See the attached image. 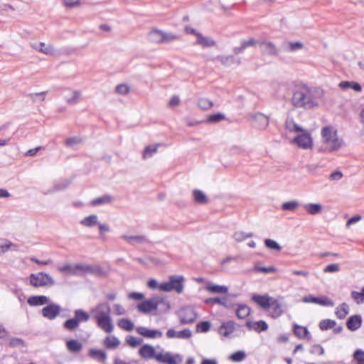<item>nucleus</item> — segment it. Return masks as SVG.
Masks as SVG:
<instances>
[{
  "label": "nucleus",
  "mask_w": 364,
  "mask_h": 364,
  "mask_svg": "<svg viewBox=\"0 0 364 364\" xmlns=\"http://www.w3.org/2000/svg\"><path fill=\"white\" fill-rule=\"evenodd\" d=\"M303 46L304 45L301 42H284L282 44L284 50L290 52L301 49Z\"/></svg>",
  "instance_id": "79ce46f5"
},
{
  "label": "nucleus",
  "mask_w": 364,
  "mask_h": 364,
  "mask_svg": "<svg viewBox=\"0 0 364 364\" xmlns=\"http://www.w3.org/2000/svg\"><path fill=\"white\" fill-rule=\"evenodd\" d=\"M262 52L269 55H277L279 54L276 46L270 41H261L259 43Z\"/></svg>",
  "instance_id": "a211bd4d"
},
{
  "label": "nucleus",
  "mask_w": 364,
  "mask_h": 364,
  "mask_svg": "<svg viewBox=\"0 0 364 364\" xmlns=\"http://www.w3.org/2000/svg\"><path fill=\"white\" fill-rule=\"evenodd\" d=\"M60 272H68L70 274L77 275L80 272L84 273H90L93 274H101L102 273V267L99 266L92 267L91 265L76 264L74 266L69 264L58 268Z\"/></svg>",
  "instance_id": "20e7f679"
},
{
  "label": "nucleus",
  "mask_w": 364,
  "mask_h": 364,
  "mask_svg": "<svg viewBox=\"0 0 364 364\" xmlns=\"http://www.w3.org/2000/svg\"><path fill=\"white\" fill-rule=\"evenodd\" d=\"M236 323L233 321H223L218 328V333L225 338H229L235 329Z\"/></svg>",
  "instance_id": "4468645a"
},
{
  "label": "nucleus",
  "mask_w": 364,
  "mask_h": 364,
  "mask_svg": "<svg viewBox=\"0 0 364 364\" xmlns=\"http://www.w3.org/2000/svg\"><path fill=\"white\" fill-rule=\"evenodd\" d=\"M349 314V306L346 303H342L336 309L335 314L339 319H343Z\"/></svg>",
  "instance_id": "f704fd0d"
},
{
  "label": "nucleus",
  "mask_w": 364,
  "mask_h": 364,
  "mask_svg": "<svg viewBox=\"0 0 364 364\" xmlns=\"http://www.w3.org/2000/svg\"><path fill=\"white\" fill-rule=\"evenodd\" d=\"M302 301L304 303H314L324 306H333L334 303L326 296L316 297L309 295L303 297Z\"/></svg>",
  "instance_id": "ddd939ff"
},
{
  "label": "nucleus",
  "mask_w": 364,
  "mask_h": 364,
  "mask_svg": "<svg viewBox=\"0 0 364 364\" xmlns=\"http://www.w3.org/2000/svg\"><path fill=\"white\" fill-rule=\"evenodd\" d=\"M321 135L324 142L329 146L325 148L324 151H334L338 150L343 146V141L338 138L337 132L331 127H325L321 130Z\"/></svg>",
  "instance_id": "7ed1b4c3"
},
{
  "label": "nucleus",
  "mask_w": 364,
  "mask_h": 364,
  "mask_svg": "<svg viewBox=\"0 0 364 364\" xmlns=\"http://www.w3.org/2000/svg\"><path fill=\"white\" fill-rule=\"evenodd\" d=\"M339 86L343 90H347L348 88H351L357 92H360L362 90L361 85L355 82H349V81H342L340 82Z\"/></svg>",
  "instance_id": "ea45409f"
},
{
  "label": "nucleus",
  "mask_w": 364,
  "mask_h": 364,
  "mask_svg": "<svg viewBox=\"0 0 364 364\" xmlns=\"http://www.w3.org/2000/svg\"><path fill=\"white\" fill-rule=\"evenodd\" d=\"M254 269L256 272H261L264 274L275 273L277 272V269L274 266L260 267L257 264L255 266Z\"/></svg>",
  "instance_id": "4d7b16f0"
},
{
  "label": "nucleus",
  "mask_w": 364,
  "mask_h": 364,
  "mask_svg": "<svg viewBox=\"0 0 364 364\" xmlns=\"http://www.w3.org/2000/svg\"><path fill=\"white\" fill-rule=\"evenodd\" d=\"M196 44L202 47H211L215 46V42L210 38L205 37L201 33L197 34Z\"/></svg>",
  "instance_id": "473e14b6"
},
{
  "label": "nucleus",
  "mask_w": 364,
  "mask_h": 364,
  "mask_svg": "<svg viewBox=\"0 0 364 364\" xmlns=\"http://www.w3.org/2000/svg\"><path fill=\"white\" fill-rule=\"evenodd\" d=\"M66 347L71 353H78L82 350V345L77 340L70 339L66 342Z\"/></svg>",
  "instance_id": "72a5a7b5"
},
{
  "label": "nucleus",
  "mask_w": 364,
  "mask_h": 364,
  "mask_svg": "<svg viewBox=\"0 0 364 364\" xmlns=\"http://www.w3.org/2000/svg\"><path fill=\"white\" fill-rule=\"evenodd\" d=\"M60 306L55 303L49 304L41 310L43 316L49 320H54L60 314Z\"/></svg>",
  "instance_id": "1a4fd4ad"
},
{
  "label": "nucleus",
  "mask_w": 364,
  "mask_h": 364,
  "mask_svg": "<svg viewBox=\"0 0 364 364\" xmlns=\"http://www.w3.org/2000/svg\"><path fill=\"white\" fill-rule=\"evenodd\" d=\"M160 303H161V301L159 302L156 301V297H153L139 304L136 308L139 312L147 314L152 311L157 310Z\"/></svg>",
  "instance_id": "6e6552de"
},
{
  "label": "nucleus",
  "mask_w": 364,
  "mask_h": 364,
  "mask_svg": "<svg viewBox=\"0 0 364 364\" xmlns=\"http://www.w3.org/2000/svg\"><path fill=\"white\" fill-rule=\"evenodd\" d=\"M269 309H272V317L278 318L283 314L282 306L277 299L272 298L269 303Z\"/></svg>",
  "instance_id": "393cba45"
},
{
  "label": "nucleus",
  "mask_w": 364,
  "mask_h": 364,
  "mask_svg": "<svg viewBox=\"0 0 364 364\" xmlns=\"http://www.w3.org/2000/svg\"><path fill=\"white\" fill-rule=\"evenodd\" d=\"M32 47L39 50L40 52L46 54V55H54L55 50L53 47L51 45H46L44 43L41 42L39 43H33L32 44Z\"/></svg>",
  "instance_id": "bb28decb"
},
{
  "label": "nucleus",
  "mask_w": 364,
  "mask_h": 364,
  "mask_svg": "<svg viewBox=\"0 0 364 364\" xmlns=\"http://www.w3.org/2000/svg\"><path fill=\"white\" fill-rule=\"evenodd\" d=\"M48 301L49 299L44 295L31 296L27 300V303L33 306H42L48 304Z\"/></svg>",
  "instance_id": "b1692460"
},
{
  "label": "nucleus",
  "mask_w": 364,
  "mask_h": 364,
  "mask_svg": "<svg viewBox=\"0 0 364 364\" xmlns=\"http://www.w3.org/2000/svg\"><path fill=\"white\" fill-rule=\"evenodd\" d=\"M29 282L34 287H52L55 284L49 274L43 272L31 274L29 276Z\"/></svg>",
  "instance_id": "423d86ee"
},
{
  "label": "nucleus",
  "mask_w": 364,
  "mask_h": 364,
  "mask_svg": "<svg viewBox=\"0 0 364 364\" xmlns=\"http://www.w3.org/2000/svg\"><path fill=\"white\" fill-rule=\"evenodd\" d=\"M162 31L159 29H152L148 35L149 39L155 43H162Z\"/></svg>",
  "instance_id": "e433bc0d"
},
{
  "label": "nucleus",
  "mask_w": 364,
  "mask_h": 364,
  "mask_svg": "<svg viewBox=\"0 0 364 364\" xmlns=\"http://www.w3.org/2000/svg\"><path fill=\"white\" fill-rule=\"evenodd\" d=\"M156 301H157L159 302L161 301V303H160L159 304V307H158V309L159 308L161 311H163V312L168 311V310L170 309V304L166 298L161 297V296H156Z\"/></svg>",
  "instance_id": "3c124183"
},
{
  "label": "nucleus",
  "mask_w": 364,
  "mask_h": 364,
  "mask_svg": "<svg viewBox=\"0 0 364 364\" xmlns=\"http://www.w3.org/2000/svg\"><path fill=\"white\" fill-rule=\"evenodd\" d=\"M70 92V96L65 97V100L69 105L77 104L81 98V92L80 90H71L68 89Z\"/></svg>",
  "instance_id": "7c9ffc66"
},
{
  "label": "nucleus",
  "mask_w": 364,
  "mask_h": 364,
  "mask_svg": "<svg viewBox=\"0 0 364 364\" xmlns=\"http://www.w3.org/2000/svg\"><path fill=\"white\" fill-rule=\"evenodd\" d=\"M178 316L181 324L193 323L197 318L196 313L191 308L181 309Z\"/></svg>",
  "instance_id": "9d476101"
},
{
  "label": "nucleus",
  "mask_w": 364,
  "mask_h": 364,
  "mask_svg": "<svg viewBox=\"0 0 364 364\" xmlns=\"http://www.w3.org/2000/svg\"><path fill=\"white\" fill-rule=\"evenodd\" d=\"M114 198L109 194H105L100 197L95 198L90 202V205L92 206H99L105 204L111 203L114 201Z\"/></svg>",
  "instance_id": "cd10ccee"
},
{
  "label": "nucleus",
  "mask_w": 364,
  "mask_h": 364,
  "mask_svg": "<svg viewBox=\"0 0 364 364\" xmlns=\"http://www.w3.org/2000/svg\"><path fill=\"white\" fill-rule=\"evenodd\" d=\"M156 360L162 364H179L183 361V356L178 353L173 355L170 352L157 353Z\"/></svg>",
  "instance_id": "0eeeda50"
},
{
  "label": "nucleus",
  "mask_w": 364,
  "mask_h": 364,
  "mask_svg": "<svg viewBox=\"0 0 364 364\" xmlns=\"http://www.w3.org/2000/svg\"><path fill=\"white\" fill-rule=\"evenodd\" d=\"M90 313L95 320L99 328L106 333H111L114 329L112 318L110 316V307L106 302L100 303L91 309Z\"/></svg>",
  "instance_id": "f03ea898"
},
{
  "label": "nucleus",
  "mask_w": 364,
  "mask_h": 364,
  "mask_svg": "<svg viewBox=\"0 0 364 364\" xmlns=\"http://www.w3.org/2000/svg\"><path fill=\"white\" fill-rule=\"evenodd\" d=\"M253 237L252 232H245L243 231H237L233 234V237L237 242H241L247 238Z\"/></svg>",
  "instance_id": "8fccbe9b"
},
{
  "label": "nucleus",
  "mask_w": 364,
  "mask_h": 364,
  "mask_svg": "<svg viewBox=\"0 0 364 364\" xmlns=\"http://www.w3.org/2000/svg\"><path fill=\"white\" fill-rule=\"evenodd\" d=\"M355 360L358 363L364 364V351L360 349H357L353 354Z\"/></svg>",
  "instance_id": "774afa93"
},
{
  "label": "nucleus",
  "mask_w": 364,
  "mask_h": 364,
  "mask_svg": "<svg viewBox=\"0 0 364 364\" xmlns=\"http://www.w3.org/2000/svg\"><path fill=\"white\" fill-rule=\"evenodd\" d=\"M88 355L96 360L104 363L107 359V354L102 350L91 348L88 351Z\"/></svg>",
  "instance_id": "c85d7f7f"
},
{
  "label": "nucleus",
  "mask_w": 364,
  "mask_h": 364,
  "mask_svg": "<svg viewBox=\"0 0 364 364\" xmlns=\"http://www.w3.org/2000/svg\"><path fill=\"white\" fill-rule=\"evenodd\" d=\"M75 314V318L77 321L78 323L81 322H86L90 319V314L82 310V309H76L74 311Z\"/></svg>",
  "instance_id": "c03bdc74"
},
{
  "label": "nucleus",
  "mask_w": 364,
  "mask_h": 364,
  "mask_svg": "<svg viewBox=\"0 0 364 364\" xmlns=\"http://www.w3.org/2000/svg\"><path fill=\"white\" fill-rule=\"evenodd\" d=\"M69 184L70 182L67 180L57 182L54 184L51 189L48 191L47 193H53L57 191H63L65 189L69 186Z\"/></svg>",
  "instance_id": "a18cd8bd"
},
{
  "label": "nucleus",
  "mask_w": 364,
  "mask_h": 364,
  "mask_svg": "<svg viewBox=\"0 0 364 364\" xmlns=\"http://www.w3.org/2000/svg\"><path fill=\"white\" fill-rule=\"evenodd\" d=\"M294 335L299 338L311 340V336L306 327L294 324L293 328Z\"/></svg>",
  "instance_id": "4be33fe9"
},
{
  "label": "nucleus",
  "mask_w": 364,
  "mask_h": 364,
  "mask_svg": "<svg viewBox=\"0 0 364 364\" xmlns=\"http://www.w3.org/2000/svg\"><path fill=\"white\" fill-rule=\"evenodd\" d=\"M120 344L119 340L115 336H107L104 340V346L110 349L117 348Z\"/></svg>",
  "instance_id": "a19ab883"
},
{
  "label": "nucleus",
  "mask_w": 364,
  "mask_h": 364,
  "mask_svg": "<svg viewBox=\"0 0 364 364\" xmlns=\"http://www.w3.org/2000/svg\"><path fill=\"white\" fill-rule=\"evenodd\" d=\"M253 126L259 129H264L269 125V118L262 113H257L252 116Z\"/></svg>",
  "instance_id": "dca6fc26"
},
{
  "label": "nucleus",
  "mask_w": 364,
  "mask_h": 364,
  "mask_svg": "<svg viewBox=\"0 0 364 364\" xmlns=\"http://www.w3.org/2000/svg\"><path fill=\"white\" fill-rule=\"evenodd\" d=\"M311 354H317L323 355L325 353L324 348L319 344L313 345L309 350Z\"/></svg>",
  "instance_id": "69168bd1"
},
{
  "label": "nucleus",
  "mask_w": 364,
  "mask_h": 364,
  "mask_svg": "<svg viewBox=\"0 0 364 364\" xmlns=\"http://www.w3.org/2000/svg\"><path fill=\"white\" fill-rule=\"evenodd\" d=\"M139 355L144 359H150V358H155L157 355L156 353L154 348L149 344H144L143 345L139 350Z\"/></svg>",
  "instance_id": "6ab92c4d"
},
{
  "label": "nucleus",
  "mask_w": 364,
  "mask_h": 364,
  "mask_svg": "<svg viewBox=\"0 0 364 364\" xmlns=\"http://www.w3.org/2000/svg\"><path fill=\"white\" fill-rule=\"evenodd\" d=\"M193 196L196 203L199 204H207L208 198L206 195L200 190L196 189L193 191Z\"/></svg>",
  "instance_id": "c9c22d12"
},
{
  "label": "nucleus",
  "mask_w": 364,
  "mask_h": 364,
  "mask_svg": "<svg viewBox=\"0 0 364 364\" xmlns=\"http://www.w3.org/2000/svg\"><path fill=\"white\" fill-rule=\"evenodd\" d=\"M136 330L139 335L148 338H156L163 336L162 331L156 329H149L146 327L139 326Z\"/></svg>",
  "instance_id": "2eb2a0df"
},
{
  "label": "nucleus",
  "mask_w": 364,
  "mask_h": 364,
  "mask_svg": "<svg viewBox=\"0 0 364 364\" xmlns=\"http://www.w3.org/2000/svg\"><path fill=\"white\" fill-rule=\"evenodd\" d=\"M303 207L309 214L313 215L320 213L323 208L319 203H306Z\"/></svg>",
  "instance_id": "2f4dec72"
},
{
  "label": "nucleus",
  "mask_w": 364,
  "mask_h": 364,
  "mask_svg": "<svg viewBox=\"0 0 364 364\" xmlns=\"http://www.w3.org/2000/svg\"><path fill=\"white\" fill-rule=\"evenodd\" d=\"M159 144L149 145L145 147L143 151V159L151 158L158 150Z\"/></svg>",
  "instance_id": "49530a36"
},
{
  "label": "nucleus",
  "mask_w": 364,
  "mask_h": 364,
  "mask_svg": "<svg viewBox=\"0 0 364 364\" xmlns=\"http://www.w3.org/2000/svg\"><path fill=\"white\" fill-rule=\"evenodd\" d=\"M131 245L150 244V240L146 235H122L120 237Z\"/></svg>",
  "instance_id": "f8f14e48"
},
{
  "label": "nucleus",
  "mask_w": 364,
  "mask_h": 364,
  "mask_svg": "<svg viewBox=\"0 0 364 364\" xmlns=\"http://www.w3.org/2000/svg\"><path fill=\"white\" fill-rule=\"evenodd\" d=\"M225 119V116L222 113L210 114L207 117L206 122L210 124L218 123Z\"/></svg>",
  "instance_id": "5fc2aeb1"
},
{
  "label": "nucleus",
  "mask_w": 364,
  "mask_h": 364,
  "mask_svg": "<svg viewBox=\"0 0 364 364\" xmlns=\"http://www.w3.org/2000/svg\"><path fill=\"white\" fill-rule=\"evenodd\" d=\"M293 142L304 149H308L312 146V139L309 133L299 134L293 139Z\"/></svg>",
  "instance_id": "9b49d317"
},
{
  "label": "nucleus",
  "mask_w": 364,
  "mask_h": 364,
  "mask_svg": "<svg viewBox=\"0 0 364 364\" xmlns=\"http://www.w3.org/2000/svg\"><path fill=\"white\" fill-rule=\"evenodd\" d=\"M286 129L291 132H303L302 127L295 123L293 119L287 118L285 122Z\"/></svg>",
  "instance_id": "4c0bfd02"
},
{
  "label": "nucleus",
  "mask_w": 364,
  "mask_h": 364,
  "mask_svg": "<svg viewBox=\"0 0 364 364\" xmlns=\"http://www.w3.org/2000/svg\"><path fill=\"white\" fill-rule=\"evenodd\" d=\"M299 205V203L296 200L288 201L282 203V209L284 210H295Z\"/></svg>",
  "instance_id": "bf43d9fd"
},
{
  "label": "nucleus",
  "mask_w": 364,
  "mask_h": 364,
  "mask_svg": "<svg viewBox=\"0 0 364 364\" xmlns=\"http://www.w3.org/2000/svg\"><path fill=\"white\" fill-rule=\"evenodd\" d=\"M179 36L173 33H167L162 31V43H169L178 40Z\"/></svg>",
  "instance_id": "864d4df0"
},
{
  "label": "nucleus",
  "mask_w": 364,
  "mask_h": 364,
  "mask_svg": "<svg viewBox=\"0 0 364 364\" xmlns=\"http://www.w3.org/2000/svg\"><path fill=\"white\" fill-rule=\"evenodd\" d=\"M233 307L237 306L235 309L236 316L240 319H244L247 318L250 314L251 309L250 308L246 305L242 304H232Z\"/></svg>",
  "instance_id": "5701e85b"
},
{
  "label": "nucleus",
  "mask_w": 364,
  "mask_h": 364,
  "mask_svg": "<svg viewBox=\"0 0 364 364\" xmlns=\"http://www.w3.org/2000/svg\"><path fill=\"white\" fill-rule=\"evenodd\" d=\"M206 289L212 293L225 294L228 291L227 287L217 284L208 285Z\"/></svg>",
  "instance_id": "09e8293b"
},
{
  "label": "nucleus",
  "mask_w": 364,
  "mask_h": 364,
  "mask_svg": "<svg viewBox=\"0 0 364 364\" xmlns=\"http://www.w3.org/2000/svg\"><path fill=\"white\" fill-rule=\"evenodd\" d=\"M205 303L206 304H218L227 309H231L233 307V305L229 302L227 296H224L223 298H220V297L208 298L205 300Z\"/></svg>",
  "instance_id": "a878e982"
},
{
  "label": "nucleus",
  "mask_w": 364,
  "mask_h": 364,
  "mask_svg": "<svg viewBox=\"0 0 364 364\" xmlns=\"http://www.w3.org/2000/svg\"><path fill=\"white\" fill-rule=\"evenodd\" d=\"M211 326L210 321H200L196 325V331L198 332L206 333L208 332Z\"/></svg>",
  "instance_id": "052dcab7"
},
{
  "label": "nucleus",
  "mask_w": 364,
  "mask_h": 364,
  "mask_svg": "<svg viewBox=\"0 0 364 364\" xmlns=\"http://www.w3.org/2000/svg\"><path fill=\"white\" fill-rule=\"evenodd\" d=\"M80 223L85 227H92L98 224V217L97 215H90L81 220Z\"/></svg>",
  "instance_id": "58836bf2"
},
{
  "label": "nucleus",
  "mask_w": 364,
  "mask_h": 364,
  "mask_svg": "<svg viewBox=\"0 0 364 364\" xmlns=\"http://www.w3.org/2000/svg\"><path fill=\"white\" fill-rule=\"evenodd\" d=\"M78 326L79 323L75 317L66 320L63 323L64 328L68 331H74L78 327Z\"/></svg>",
  "instance_id": "603ef678"
},
{
  "label": "nucleus",
  "mask_w": 364,
  "mask_h": 364,
  "mask_svg": "<svg viewBox=\"0 0 364 364\" xmlns=\"http://www.w3.org/2000/svg\"><path fill=\"white\" fill-rule=\"evenodd\" d=\"M246 357V353L243 350H237L230 355V359L233 362H241Z\"/></svg>",
  "instance_id": "13d9d810"
},
{
  "label": "nucleus",
  "mask_w": 364,
  "mask_h": 364,
  "mask_svg": "<svg viewBox=\"0 0 364 364\" xmlns=\"http://www.w3.org/2000/svg\"><path fill=\"white\" fill-rule=\"evenodd\" d=\"M268 329V324L262 320L255 322V331L257 333L265 331Z\"/></svg>",
  "instance_id": "0e129e2a"
},
{
  "label": "nucleus",
  "mask_w": 364,
  "mask_h": 364,
  "mask_svg": "<svg viewBox=\"0 0 364 364\" xmlns=\"http://www.w3.org/2000/svg\"><path fill=\"white\" fill-rule=\"evenodd\" d=\"M142 341H143V340L141 338H136L132 336H127L126 337L127 343L132 348H135V347L141 345Z\"/></svg>",
  "instance_id": "e2e57ef3"
},
{
  "label": "nucleus",
  "mask_w": 364,
  "mask_h": 364,
  "mask_svg": "<svg viewBox=\"0 0 364 364\" xmlns=\"http://www.w3.org/2000/svg\"><path fill=\"white\" fill-rule=\"evenodd\" d=\"M362 321L361 316L353 315L348 318L346 321V326L350 331H355L360 328L362 324Z\"/></svg>",
  "instance_id": "412c9836"
},
{
  "label": "nucleus",
  "mask_w": 364,
  "mask_h": 364,
  "mask_svg": "<svg viewBox=\"0 0 364 364\" xmlns=\"http://www.w3.org/2000/svg\"><path fill=\"white\" fill-rule=\"evenodd\" d=\"M198 105L201 109L207 110L213 106V103L207 98H200L198 101Z\"/></svg>",
  "instance_id": "6e6d98bb"
},
{
  "label": "nucleus",
  "mask_w": 364,
  "mask_h": 364,
  "mask_svg": "<svg viewBox=\"0 0 364 364\" xmlns=\"http://www.w3.org/2000/svg\"><path fill=\"white\" fill-rule=\"evenodd\" d=\"M192 333L189 329H183L180 331H176L173 328H170L166 332V336L168 338H180V339H188L191 337Z\"/></svg>",
  "instance_id": "f3484780"
},
{
  "label": "nucleus",
  "mask_w": 364,
  "mask_h": 364,
  "mask_svg": "<svg viewBox=\"0 0 364 364\" xmlns=\"http://www.w3.org/2000/svg\"><path fill=\"white\" fill-rule=\"evenodd\" d=\"M336 325V322L331 319H323L321 320L318 324V326L321 331H327L333 328Z\"/></svg>",
  "instance_id": "de8ad7c7"
},
{
  "label": "nucleus",
  "mask_w": 364,
  "mask_h": 364,
  "mask_svg": "<svg viewBox=\"0 0 364 364\" xmlns=\"http://www.w3.org/2000/svg\"><path fill=\"white\" fill-rule=\"evenodd\" d=\"M291 103L296 108H312L317 105L312 89L303 83L294 85L291 90Z\"/></svg>",
  "instance_id": "f257e3e1"
},
{
  "label": "nucleus",
  "mask_w": 364,
  "mask_h": 364,
  "mask_svg": "<svg viewBox=\"0 0 364 364\" xmlns=\"http://www.w3.org/2000/svg\"><path fill=\"white\" fill-rule=\"evenodd\" d=\"M259 41L255 40L253 38H250L247 40H242L241 43L244 48V49H246L247 47L250 46H255L256 45L259 44Z\"/></svg>",
  "instance_id": "338daca9"
},
{
  "label": "nucleus",
  "mask_w": 364,
  "mask_h": 364,
  "mask_svg": "<svg viewBox=\"0 0 364 364\" xmlns=\"http://www.w3.org/2000/svg\"><path fill=\"white\" fill-rule=\"evenodd\" d=\"M264 245L269 250L276 251H280L282 250V247L276 241L272 239H265Z\"/></svg>",
  "instance_id": "680f3d73"
},
{
  "label": "nucleus",
  "mask_w": 364,
  "mask_h": 364,
  "mask_svg": "<svg viewBox=\"0 0 364 364\" xmlns=\"http://www.w3.org/2000/svg\"><path fill=\"white\" fill-rule=\"evenodd\" d=\"M272 299V297H270L268 295L259 294H254L252 297L253 301L257 303L259 306H260L262 309L265 310L269 309V303Z\"/></svg>",
  "instance_id": "aec40b11"
},
{
  "label": "nucleus",
  "mask_w": 364,
  "mask_h": 364,
  "mask_svg": "<svg viewBox=\"0 0 364 364\" xmlns=\"http://www.w3.org/2000/svg\"><path fill=\"white\" fill-rule=\"evenodd\" d=\"M117 325L120 328L127 331H132L134 328V323L129 318L119 319L117 322Z\"/></svg>",
  "instance_id": "37998d69"
},
{
  "label": "nucleus",
  "mask_w": 364,
  "mask_h": 364,
  "mask_svg": "<svg viewBox=\"0 0 364 364\" xmlns=\"http://www.w3.org/2000/svg\"><path fill=\"white\" fill-rule=\"evenodd\" d=\"M184 278L181 275H172L169 277V281L159 284V289L165 292L175 291L180 294L183 291V282Z\"/></svg>",
  "instance_id": "39448f33"
},
{
  "label": "nucleus",
  "mask_w": 364,
  "mask_h": 364,
  "mask_svg": "<svg viewBox=\"0 0 364 364\" xmlns=\"http://www.w3.org/2000/svg\"><path fill=\"white\" fill-rule=\"evenodd\" d=\"M216 59L218 60L221 63V64L227 67L232 64H240V60L239 58H235L233 55H220L217 56Z\"/></svg>",
  "instance_id": "c756f323"
}]
</instances>
